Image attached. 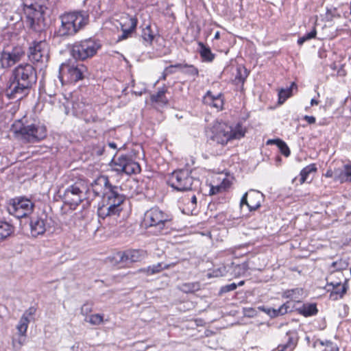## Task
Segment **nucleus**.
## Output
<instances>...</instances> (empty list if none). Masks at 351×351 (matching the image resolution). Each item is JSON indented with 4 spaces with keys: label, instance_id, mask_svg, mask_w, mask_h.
<instances>
[{
    "label": "nucleus",
    "instance_id": "23",
    "mask_svg": "<svg viewBox=\"0 0 351 351\" xmlns=\"http://www.w3.org/2000/svg\"><path fill=\"white\" fill-rule=\"evenodd\" d=\"M290 304H291V302H287L283 304L282 305H281L278 308H269L267 309H264L263 311L271 317H276L279 315H283L287 313L288 312L291 311V308Z\"/></svg>",
    "mask_w": 351,
    "mask_h": 351
},
{
    "label": "nucleus",
    "instance_id": "27",
    "mask_svg": "<svg viewBox=\"0 0 351 351\" xmlns=\"http://www.w3.org/2000/svg\"><path fill=\"white\" fill-rule=\"evenodd\" d=\"M167 89L166 87L160 88L156 94L151 95L152 102L156 103L160 106H164L168 104V99L165 96Z\"/></svg>",
    "mask_w": 351,
    "mask_h": 351
},
{
    "label": "nucleus",
    "instance_id": "12",
    "mask_svg": "<svg viewBox=\"0 0 351 351\" xmlns=\"http://www.w3.org/2000/svg\"><path fill=\"white\" fill-rule=\"evenodd\" d=\"M34 207V204L29 199L20 197L10 201L8 211L10 215L20 219L31 214Z\"/></svg>",
    "mask_w": 351,
    "mask_h": 351
},
{
    "label": "nucleus",
    "instance_id": "34",
    "mask_svg": "<svg viewBox=\"0 0 351 351\" xmlns=\"http://www.w3.org/2000/svg\"><path fill=\"white\" fill-rule=\"evenodd\" d=\"M141 37L145 43L152 44L155 37V32L152 30L151 25H148L143 29Z\"/></svg>",
    "mask_w": 351,
    "mask_h": 351
},
{
    "label": "nucleus",
    "instance_id": "63",
    "mask_svg": "<svg viewBox=\"0 0 351 351\" xmlns=\"http://www.w3.org/2000/svg\"><path fill=\"white\" fill-rule=\"evenodd\" d=\"M297 178L293 179L292 182L293 183L296 180Z\"/></svg>",
    "mask_w": 351,
    "mask_h": 351
},
{
    "label": "nucleus",
    "instance_id": "48",
    "mask_svg": "<svg viewBox=\"0 0 351 351\" xmlns=\"http://www.w3.org/2000/svg\"><path fill=\"white\" fill-rule=\"evenodd\" d=\"M326 178H332L336 181V169L334 170L328 169L325 173Z\"/></svg>",
    "mask_w": 351,
    "mask_h": 351
},
{
    "label": "nucleus",
    "instance_id": "49",
    "mask_svg": "<svg viewBox=\"0 0 351 351\" xmlns=\"http://www.w3.org/2000/svg\"><path fill=\"white\" fill-rule=\"evenodd\" d=\"M304 119L305 121H306L308 122V123H309V124H313V123H315V121H316L315 117H313V116H308V115H305L304 117Z\"/></svg>",
    "mask_w": 351,
    "mask_h": 351
},
{
    "label": "nucleus",
    "instance_id": "1",
    "mask_svg": "<svg viewBox=\"0 0 351 351\" xmlns=\"http://www.w3.org/2000/svg\"><path fill=\"white\" fill-rule=\"evenodd\" d=\"M90 189L95 196L102 198V205L98 208L97 215L101 219L117 220L123 211L125 196L121 189L110 183L106 176L97 177L91 184Z\"/></svg>",
    "mask_w": 351,
    "mask_h": 351
},
{
    "label": "nucleus",
    "instance_id": "59",
    "mask_svg": "<svg viewBox=\"0 0 351 351\" xmlns=\"http://www.w3.org/2000/svg\"><path fill=\"white\" fill-rule=\"evenodd\" d=\"M220 38V34L219 32H217L215 34L214 38L215 39H219Z\"/></svg>",
    "mask_w": 351,
    "mask_h": 351
},
{
    "label": "nucleus",
    "instance_id": "26",
    "mask_svg": "<svg viewBox=\"0 0 351 351\" xmlns=\"http://www.w3.org/2000/svg\"><path fill=\"white\" fill-rule=\"evenodd\" d=\"M14 231V228L11 223L0 220V243L8 238Z\"/></svg>",
    "mask_w": 351,
    "mask_h": 351
},
{
    "label": "nucleus",
    "instance_id": "45",
    "mask_svg": "<svg viewBox=\"0 0 351 351\" xmlns=\"http://www.w3.org/2000/svg\"><path fill=\"white\" fill-rule=\"evenodd\" d=\"M92 311V306L89 304H84L81 307V313L84 315L85 317H89L88 314Z\"/></svg>",
    "mask_w": 351,
    "mask_h": 351
},
{
    "label": "nucleus",
    "instance_id": "56",
    "mask_svg": "<svg viewBox=\"0 0 351 351\" xmlns=\"http://www.w3.org/2000/svg\"><path fill=\"white\" fill-rule=\"evenodd\" d=\"M332 346V351H339V348L337 346H333L332 343L331 342H328Z\"/></svg>",
    "mask_w": 351,
    "mask_h": 351
},
{
    "label": "nucleus",
    "instance_id": "22",
    "mask_svg": "<svg viewBox=\"0 0 351 351\" xmlns=\"http://www.w3.org/2000/svg\"><path fill=\"white\" fill-rule=\"evenodd\" d=\"M244 269L243 265H234V263H231L230 265H224L223 267L219 269V274L216 273L215 274V276H223L230 274L232 276H237L241 274V270ZM217 272V271H215Z\"/></svg>",
    "mask_w": 351,
    "mask_h": 351
},
{
    "label": "nucleus",
    "instance_id": "28",
    "mask_svg": "<svg viewBox=\"0 0 351 351\" xmlns=\"http://www.w3.org/2000/svg\"><path fill=\"white\" fill-rule=\"evenodd\" d=\"M298 311L300 315L304 317H310L317 313L318 310L315 304H304L301 307L298 308Z\"/></svg>",
    "mask_w": 351,
    "mask_h": 351
},
{
    "label": "nucleus",
    "instance_id": "15",
    "mask_svg": "<svg viewBox=\"0 0 351 351\" xmlns=\"http://www.w3.org/2000/svg\"><path fill=\"white\" fill-rule=\"evenodd\" d=\"M64 108L66 114L86 116L88 111L91 110L92 106L83 97L79 98L71 96V99L66 100L64 104Z\"/></svg>",
    "mask_w": 351,
    "mask_h": 351
},
{
    "label": "nucleus",
    "instance_id": "7",
    "mask_svg": "<svg viewBox=\"0 0 351 351\" xmlns=\"http://www.w3.org/2000/svg\"><path fill=\"white\" fill-rule=\"evenodd\" d=\"M12 130L16 136L24 143H37L47 136V128L40 123L23 125L18 122L13 125Z\"/></svg>",
    "mask_w": 351,
    "mask_h": 351
},
{
    "label": "nucleus",
    "instance_id": "3",
    "mask_svg": "<svg viewBox=\"0 0 351 351\" xmlns=\"http://www.w3.org/2000/svg\"><path fill=\"white\" fill-rule=\"evenodd\" d=\"M245 132V128L240 123L231 126L224 122L215 121L206 130V135L210 145L223 148L229 141L243 138Z\"/></svg>",
    "mask_w": 351,
    "mask_h": 351
},
{
    "label": "nucleus",
    "instance_id": "37",
    "mask_svg": "<svg viewBox=\"0 0 351 351\" xmlns=\"http://www.w3.org/2000/svg\"><path fill=\"white\" fill-rule=\"evenodd\" d=\"M84 321L93 326H98L104 321V316L101 314H93L84 318Z\"/></svg>",
    "mask_w": 351,
    "mask_h": 351
},
{
    "label": "nucleus",
    "instance_id": "46",
    "mask_svg": "<svg viewBox=\"0 0 351 351\" xmlns=\"http://www.w3.org/2000/svg\"><path fill=\"white\" fill-rule=\"evenodd\" d=\"M189 202L191 203V206L189 208V213H191V214H193V211L195 210L197 205V197L195 195H193L190 199H189Z\"/></svg>",
    "mask_w": 351,
    "mask_h": 351
},
{
    "label": "nucleus",
    "instance_id": "18",
    "mask_svg": "<svg viewBox=\"0 0 351 351\" xmlns=\"http://www.w3.org/2000/svg\"><path fill=\"white\" fill-rule=\"evenodd\" d=\"M264 200V195L258 191L250 190L245 193L241 197L240 205L245 204L247 206L250 211H254L261 207L262 202Z\"/></svg>",
    "mask_w": 351,
    "mask_h": 351
},
{
    "label": "nucleus",
    "instance_id": "33",
    "mask_svg": "<svg viewBox=\"0 0 351 351\" xmlns=\"http://www.w3.org/2000/svg\"><path fill=\"white\" fill-rule=\"evenodd\" d=\"M316 171H317V167H316L315 164H311L309 165H307L304 168H303L301 170L300 173V184H302L303 183H304L306 181L308 175L311 173L316 172Z\"/></svg>",
    "mask_w": 351,
    "mask_h": 351
},
{
    "label": "nucleus",
    "instance_id": "55",
    "mask_svg": "<svg viewBox=\"0 0 351 351\" xmlns=\"http://www.w3.org/2000/svg\"><path fill=\"white\" fill-rule=\"evenodd\" d=\"M108 145L110 147V148H112V149H115L117 147V145H116V143L112 142V143H109L108 144Z\"/></svg>",
    "mask_w": 351,
    "mask_h": 351
},
{
    "label": "nucleus",
    "instance_id": "43",
    "mask_svg": "<svg viewBox=\"0 0 351 351\" xmlns=\"http://www.w3.org/2000/svg\"><path fill=\"white\" fill-rule=\"evenodd\" d=\"M36 312V308L34 306H30L28 309H27L21 317H25L30 322L34 320V316L35 315Z\"/></svg>",
    "mask_w": 351,
    "mask_h": 351
},
{
    "label": "nucleus",
    "instance_id": "38",
    "mask_svg": "<svg viewBox=\"0 0 351 351\" xmlns=\"http://www.w3.org/2000/svg\"><path fill=\"white\" fill-rule=\"evenodd\" d=\"M199 289L198 282L184 283L180 286V290L184 293H193Z\"/></svg>",
    "mask_w": 351,
    "mask_h": 351
},
{
    "label": "nucleus",
    "instance_id": "30",
    "mask_svg": "<svg viewBox=\"0 0 351 351\" xmlns=\"http://www.w3.org/2000/svg\"><path fill=\"white\" fill-rule=\"evenodd\" d=\"M248 75L249 72L247 69L244 66H239L237 68V73L234 81L237 84H243Z\"/></svg>",
    "mask_w": 351,
    "mask_h": 351
},
{
    "label": "nucleus",
    "instance_id": "35",
    "mask_svg": "<svg viewBox=\"0 0 351 351\" xmlns=\"http://www.w3.org/2000/svg\"><path fill=\"white\" fill-rule=\"evenodd\" d=\"M167 268H169L168 265L163 264L162 263H158L156 265H150L146 269H143V271L146 272L147 275H153Z\"/></svg>",
    "mask_w": 351,
    "mask_h": 351
},
{
    "label": "nucleus",
    "instance_id": "24",
    "mask_svg": "<svg viewBox=\"0 0 351 351\" xmlns=\"http://www.w3.org/2000/svg\"><path fill=\"white\" fill-rule=\"evenodd\" d=\"M336 181L341 183L351 182V165H346L343 169H336Z\"/></svg>",
    "mask_w": 351,
    "mask_h": 351
},
{
    "label": "nucleus",
    "instance_id": "42",
    "mask_svg": "<svg viewBox=\"0 0 351 351\" xmlns=\"http://www.w3.org/2000/svg\"><path fill=\"white\" fill-rule=\"evenodd\" d=\"M277 141V147L279 148L282 154L285 156L288 157L290 155V149L287 146V143L282 140L276 141Z\"/></svg>",
    "mask_w": 351,
    "mask_h": 351
},
{
    "label": "nucleus",
    "instance_id": "44",
    "mask_svg": "<svg viewBox=\"0 0 351 351\" xmlns=\"http://www.w3.org/2000/svg\"><path fill=\"white\" fill-rule=\"evenodd\" d=\"M237 287V285L234 282L229 284V285H226L221 287L220 293H223L230 292V291H234V289H236Z\"/></svg>",
    "mask_w": 351,
    "mask_h": 351
},
{
    "label": "nucleus",
    "instance_id": "5",
    "mask_svg": "<svg viewBox=\"0 0 351 351\" xmlns=\"http://www.w3.org/2000/svg\"><path fill=\"white\" fill-rule=\"evenodd\" d=\"M22 8L27 27L34 32H41L47 26L45 13L47 8L37 0H22Z\"/></svg>",
    "mask_w": 351,
    "mask_h": 351
},
{
    "label": "nucleus",
    "instance_id": "36",
    "mask_svg": "<svg viewBox=\"0 0 351 351\" xmlns=\"http://www.w3.org/2000/svg\"><path fill=\"white\" fill-rule=\"evenodd\" d=\"M295 84L293 83L290 88L281 89L278 93V102L283 104L292 95V87L295 86Z\"/></svg>",
    "mask_w": 351,
    "mask_h": 351
},
{
    "label": "nucleus",
    "instance_id": "10",
    "mask_svg": "<svg viewBox=\"0 0 351 351\" xmlns=\"http://www.w3.org/2000/svg\"><path fill=\"white\" fill-rule=\"evenodd\" d=\"M101 47L99 40L88 38L75 42L71 48L72 56L79 60H85L94 56Z\"/></svg>",
    "mask_w": 351,
    "mask_h": 351
},
{
    "label": "nucleus",
    "instance_id": "16",
    "mask_svg": "<svg viewBox=\"0 0 351 351\" xmlns=\"http://www.w3.org/2000/svg\"><path fill=\"white\" fill-rule=\"evenodd\" d=\"M24 56V51L19 47L4 49L1 53L0 62L1 67L6 69L11 67L19 62Z\"/></svg>",
    "mask_w": 351,
    "mask_h": 351
},
{
    "label": "nucleus",
    "instance_id": "60",
    "mask_svg": "<svg viewBox=\"0 0 351 351\" xmlns=\"http://www.w3.org/2000/svg\"><path fill=\"white\" fill-rule=\"evenodd\" d=\"M134 94L136 95H141L142 93H143V91H140V92H137V91H134Z\"/></svg>",
    "mask_w": 351,
    "mask_h": 351
},
{
    "label": "nucleus",
    "instance_id": "2",
    "mask_svg": "<svg viewBox=\"0 0 351 351\" xmlns=\"http://www.w3.org/2000/svg\"><path fill=\"white\" fill-rule=\"evenodd\" d=\"M36 81L35 68L29 63L20 64L12 71L5 95L10 99H21L29 93Z\"/></svg>",
    "mask_w": 351,
    "mask_h": 351
},
{
    "label": "nucleus",
    "instance_id": "53",
    "mask_svg": "<svg viewBox=\"0 0 351 351\" xmlns=\"http://www.w3.org/2000/svg\"><path fill=\"white\" fill-rule=\"evenodd\" d=\"M167 75L166 74V73L165 71H163L161 77L159 78L158 80H165L167 78Z\"/></svg>",
    "mask_w": 351,
    "mask_h": 351
},
{
    "label": "nucleus",
    "instance_id": "32",
    "mask_svg": "<svg viewBox=\"0 0 351 351\" xmlns=\"http://www.w3.org/2000/svg\"><path fill=\"white\" fill-rule=\"evenodd\" d=\"M298 344L296 338L288 335L287 340L285 343L278 345L281 351H293Z\"/></svg>",
    "mask_w": 351,
    "mask_h": 351
},
{
    "label": "nucleus",
    "instance_id": "41",
    "mask_svg": "<svg viewBox=\"0 0 351 351\" xmlns=\"http://www.w3.org/2000/svg\"><path fill=\"white\" fill-rule=\"evenodd\" d=\"M317 32L315 28H313V29L309 32L304 35L303 36L299 38L298 40V44L299 45H302L303 43H304L306 41L311 40L312 38H314L316 36Z\"/></svg>",
    "mask_w": 351,
    "mask_h": 351
},
{
    "label": "nucleus",
    "instance_id": "14",
    "mask_svg": "<svg viewBox=\"0 0 351 351\" xmlns=\"http://www.w3.org/2000/svg\"><path fill=\"white\" fill-rule=\"evenodd\" d=\"M86 71V68L82 64L63 63L59 69V77L62 82L64 77H66L69 82H76L83 79Z\"/></svg>",
    "mask_w": 351,
    "mask_h": 351
},
{
    "label": "nucleus",
    "instance_id": "17",
    "mask_svg": "<svg viewBox=\"0 0 351 351\" xmlns=\"http://www.w3.org/2000/svg\"><path fill=\"white\" fill-rule=\"evenodd\" d=\"M146 253L141 250H128L124 252H119L116 254L114 259L119 263L126 266L130 263L138 262L144 259Z\"/></svg>",
    "mask_w": 351,
    "mask_h": 351
},
{
    "label": "nucleus",
    "instance_id": "51",
    "mask_svg": "<svg viewBox=\"0 0 351 351\" xmlns=\"http://www.w3.org/2000/svg\"><path fill=\"white\" fill-rule=\"evenodd\" d=\"M184 65V64L178 63V64H174V65H171V66H173V69H176V68L179 69L182 71L183 69Z\"/></svg>",
    "mask_w": 351,
    "mask_h": 351
},
{
    "label": "nucleus",
    "instance_id": "11",
    "mask_svg": "<svg viewBox=\"0 0 351 351\" xmlns=\"http://www.w3.org/2000/svg\"><path fill=\"white\" fill-rule=\"evenodd\" d=\"M111 166L113 171L119 174H137L141 171L138 162L134 161L131 156L127 155L115 156L112 160Z\"/></svg>",
    "mask_w": 351,
    "mask_h": 351
},
{
    "label": "nucleus",
    "instance_id": "13",
    "mask_svg": "<svg viewBox=\"0 0 351 351\" xmlns=\"http://www.w3.org/2000/svg\"><path fill=\"white\" fill-rule=\"evenodd\" d=\"M49 46L45 41H34L29 47V60L34 64L45 66L49 58Z\"/></svg>",
    "mask_w": 351,
    "mask_h": 351
},
{
    "label": "nucleus",
    "instance_id": "6",
    "mask_svg": "<svg viewBox=\"0 0 351 351\" xmlns=\"http://www.w3.org/2000/svg\"><path fill=\"white\" fill-rule=\"evenodd\" d=\"M171 216L160 210L158 207H153L147 210L144 216V222L147 228H153L156 234H163L168 232Z\"/></svg>",
    "mask_w": 351,
    "mask_h": 351
},
{
    "label": "nucleus",
    "instance_id": "21",
    "mask_svg": "<svg viewBox=\"0 0 351 351\" xmlns=\"http://www.w3.org/2000/svg\"><path fill=\"white\" fill-rule=\"evenodd\" d=\"M204 103L208 106L216 108L217 111L222 110L223 99L221 94L214 95L208 90L204 97Z\"/></svg>",
    "mask_w": 351,
    "mask_h": 351
},
{
    "label": "nucleus",
    "instance_id": "31",
    "mask_svg": "<svg viewBox=\"0 0 351 351\" xmlns=\"http://www.w3.org/2000/svg\"><path fill=\"white\" fill-rule=\"evenodd\" d=\"M199 53L204 61L212 62L215 58V55L211 52L209 47L205 46L202 43H199Z\"/></svg>",
    "mask_w": 351,
    "mask_h": 351
},
{
    "label": "nucleus",
    "instance_id": "64",
    "mask_svg": "<svg viewBox=\"0 0 351 351\" xmlns=\"http://www.w3.org/2000/svg\"><path fill=\"white\" fill-rule=\"evenodd\" d=\"M92 121H96L95 117H93Z\"/></svg>",
    "mask_w": 351,
    "mask_h": 351
},
{
    "label": "nucleus",
    "instance_id": "8",
    "mask_svg": "<svg viewBox=\"0 0 351 351\" xmlns=\"http://www.w3.org/2000/svg\"><path fill=\"white\" fill-rule=\"evenodd\" d=\"M168 184L178 191H185L198 189L200 180L193 177L189 169H179L169 176Z\"/></svg>",
    "mask_w": 351,
    "mask_h": 351
},
{
    "label": "nucleus",
    "instance_id": "9",
    "mask_svg": "<svg viewBox=\"0 0 351 351\" xmlns=\"http://www.w3.org/2000/svg\"><path fill=\"white\" fill-rule=\"evenodd\" d=\"M89 187L84 180H80L68 186L64 191L62 199L65 204L76 207L83 200L88 199Z\"/></svg>",
    "mask_w": 351,
    "mask_h": 351
},
{
    "label": "nucleus",
    "instance_id": "4",
    "mask_svg": "<svg viewBox=\"0 0 351 351\" xmlns=\"http://www.w3.org/2000/svg\"><path fill=\"white\" fill-rule=\"evenodd\" d=\"M61 25L56 31L57 36L68 38L76 34L89 21L88 14L84 10L65 12L60 15Z\"/></svg>",
    "mask_w": 351,
    "mask_h": 351
},
{
    "label": "nucleus",
    "instance_id": "20",
    "mask_svg": "<svg viewBox=\"0 0 351 351\" xmlns=\"http://www.w3.org/2000/svg\"><path fill=\"white\" fill-rule=\"evenodd\" d=\"M29 226L31 234L34 237L44 234L49 227L47 216L32 218Z\"/></svg>",
    "mask_w": 351,
    "mask_h": 351
},
{
    "label": "nucleus",
    "instance_id": "50",
    "mask_svg": "<svg viewBox=\"0 0 351 351\" xmlns=\"http://www.w3.org/2000/svg\"><path fill=\"white\" fill-rule=\"evenodd\" d=\"M164 71L166 73V74H167V75H170V74H173V73H175V70H174V69H173V66H171V65H170V66H167V67L165 69Z\"/></svg>",
    "mask_w": 351,
    "mask_h": 351
},
{
    "label": "nucleus",
    "instance_id": "58",
    "mask_svg": "<svg viewBox=\"0 0 351 351\" xmlns=\"http://www.w3.org/2000/svg\"><path fill=\"white\" fill-rule=\"evenodd\" d=\"M79 348V343H76L75 344H74L72 347H71V350L72 351H74L75 350V348Z\"/></svg>",
    "mask_w": 351,
    "mask_h": 351
},
{
    "label": "nucleus",
    "instance_id": "57",
    "mask_svg": "<svg viewBox=\"0 0 351 351\" xmlns=\"http://www.w3.org/2000/svg\"><path fill=\"white\" fill-rule=\"evenodd\" d=\"M186 204V211L185 213L187 214H189L190 213H189V208H190L191 206V204L189 201L187 202V203Z\"/></svg>",
    "mask_w": 351,
    "mask_h": 351
},
{
    "label": "nucleus",
    "instance_id": "61",
    "mask_svg": "<svg viewBox=\"0 0 351 351\" xmlns=\"http://www.w3.org/2000/svg\"><path fill=\"white\" fill-rule=\"evenodd\" d=\"M244 284V282L243 281H241L240 282H239V284L237 285V286H241Z\"/></svg>",
    "mask_w": 351,
    "mask_h": 351
},
{
    "label": "nucleus",
    "instance_id": "62",
    "mask_svg": "<svg viewBox=\"0 0 351 351\" xmlns=\"http://www.w3.org/2000/svg\"><path fill=\"white\" fill-rule=\"evenodd\" d=\"M272 351H281V350L278 346L276 348L274 349Z\"/></svg>",
    "mask_w": 351,
    "mask_h": 351
},
{
    "label": "nucleus",
    "instance_id": "52",
    "mask_svg": "<svg viewBox=\"0 0 351 351\" xmlns=\"http://www.w3.org/2000/svg\"><path fill=\"white\" fill-rule=\"evenodd\" d=\"M281 139L277 138V139H270L267 141V144H274L277 145V141H280Z\"/></svg>",
    "mask_w": 351,
    "mask_h": 351
},
{
    "label": "nucleus",
    "instance_id": "25",
    "mask_svg": "<svg viewBox=\"0 0 351 351\" xmlns=\"http://www.w3.org/2000/svg\"><path fill=\"white\" fill-rule=\"evenodd\" d=\"M29 322L30 321L28 320L27 318H25V317H21L19 322V324L16 326V329L19 335V343L20 345H22L23 342L25 340V337H26V332Z\"/></svg>",
    "mask_w": 351,
    "mask_h": 351
},
{
    "label": "nucleus",
    "instance_id": "19",
    "mask_svg": "<svg viewBox=\"0 0 351 351\" xmlns=\"http://www.w3.org/2000/svg\"><path fill=\"white\" fill-rule=\"evenodd\" d=\"M137 23V19L133 16H127L121 18L120 25L122 34L119 36L118 40H123L130 37L136 29Z\"/></svg>",
    "mask_w": 351,
    "mask_h": 351
},
{
    "label": "nucleus",
    "instance_id": "40",
    "mask_svg": "<svg viewBox=\"0 0 351 351\" xmlns=\"http://www.w3.org/2000/svg\"><path fill=\"white\" fill-rule=\"evenodd\" d=\"M182 72L191 76L198 75V69L191 64H184Z\"/></svg>",
    "mask_w": 351,
    "mask_h": 351
},
{
    "label": "nucleus",
    "instance_id": "29",
    "mask_svg": "<svg viewBox=\"0 0 351 351\" xmlns=\"http://www.w3.org/2000/svg\"><path fill=\"white\" fill-rule=\"evenodd\" d=\"M303 289L300 288H295L288 289L283 292L282 297L285 298L290 299L294 301H300L302 298Z\"/></svg>",
    "mask_w": 351,
    "mask_h": 351
},
{
    "label": "nucleus",
    "instance_id": "54",
    "mask_svg": "<svg viewBox=\"0 0 351 351\" xmlns=\"http://www.w3.org/2000/svg\"><path fill=\"white\" fill-rule=\"evenodd\" d=\"M318 103H319V102H318V101H317V100H316V99H312L311 100V106L317 105V104H318Z\"/></svg>",
    "mask_w": 351,
    "mask_h": 351
},
{
    "label": "nucleus",
    "instance_id": "39",
    "mask_svg": "<svg viewBox=\"0 0 351 351\" xmlns=\"http://www.w3.org/2000/svg\"><path fill=\"white\" fill-rule=\"evenodd\" d=\"M345 293V287L341 286L340 283H337L336 287L334 288V291L330 293V298L337 300L338 297L342 298Z\"/></svg>",
    "mask_w": 351,
    "mask_h": 351
},
{
    "label": "nucleus",
    "instance_id": "47",
    "mask_svg": "<svg viewBox=\"0 0 351 351\" xmlns=\"http://www.w3.org/2000/svg\"><path fill=\"white\" fill-rule=\"evenodd\" d=\"M223 184L224 182H223L222 184L221 185H217L216 186H213L210 189V193L213 195L221 192L222 190H225L226 186H224Z\"/></svg>",
    "mask_w": 351,
    "mask_h": 351
}]
</instances>
